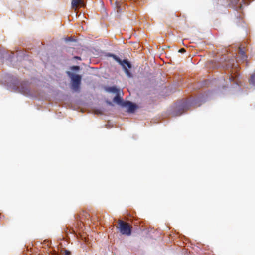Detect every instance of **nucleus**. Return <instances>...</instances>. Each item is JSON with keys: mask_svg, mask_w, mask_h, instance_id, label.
Segmentation results:
<instances>
[{"mask_svg": "<svg viewBox=\"0 0 255 255\" xmlns=\"http://www.w3.org/2000/svg\"><path fill=\"white\" fill-rule=\"evenodd\" d=\"M67 74L71 79V88L75 91H79L80 88L82 76L78 74L72 73L70 71H67Z\"/></svg>", "mask_w": 255, "mask_h": 255, "instance_id": "1", "label": "nucleus"}, {"mask_svg": "<svg viewBox=\"0 0 255 255\" xmlns=\"http://www.w3.org/2000/svg\"><path fill=\"white\" fill-rule=\"evenodd\" d=\"M111 56L123 67L124 70L128 77L129 78L132 77V74L128 69V68L130 69L132 66L131 63L128 60L125 59L122 60L118 56L114 54H112Z\"/></svg>", "mask_w": 255, "mask_h": 255, "instance_id": "2", "label": "nucleus"}, {"mask_svg": "<svg viewBox=\"0 0 255 255\" xmlns=\"http://www.w3.org/2000/svg\"><path fill=\"white\" fill-rule=\"evenodd\" d=\"M122 235L130 236L131 234L132 227L129 224L122 220L118 221V226L117 227Z\"/></svg>", "mask_w": 255, "mask_h": 255, "instance_id": "3", "label": "nucleus"}, {"mask_svg": "<svg viewBox=\"0 0 255 255\" xmlns=\"http://www.w3.org/2000/svg\"><path fill=\"white\" fill-rule=\"evenodd\" d=\"M123 106H128V111L129 113H133L137 108V106L136 104H133L130 101H127V102H124V104H123Z\"/></svg>", "mask_w": 255, "mask_h": 255, "instance_id": "4", "label": "nucleus"}, {"mask_svg": "<svg viewBox=\"0 0 255 255\" xmlns=\"http://www.w3.org/2000/svg\"><path fill=\"white\" fill-rule=\"evenodd\" d=\"M72 7L76 10L78 6L81 7L84 6V3L83 0H72Z\"/></svg>", "mask_w": 255, "mask_h": 255, "instance_id": "5", "label": "nucleus"}, {"mask_svg": "<svg viewBox=\"0 0 255 255\" xmlns=\"http://www.w3.org/2000/svg\"><path fill=\"white\" fill-rule=\"evenodd\" d=\"M114 102H116L118 104H121L123 106L124 104V102H123L122 98L120 97V96L117 94L113 99Z\"/></svg>", "mask_w": 255, "mask_h": 255, "instance_id": "6", "label": "nucleus"}, {"mask_svg": "<svg viewBox=\"0 0 255 255\" xmlns=\"http://www.w3.org/2000/svg\"><path fill=\"white\" fill-rule=\"evenodd\" d=\"M239 53L241 55V56H242V58L243 59V60H245L247 59V55L245 54V51L241 49V48H239Z\"/></svg>", "mask_w": 255, "mask_h": 255, "instance_id": "7", "label": "nucleus"}, {"mask_svg": "<svg viewBox=\"0 0 255 255\" xmlns=\"http://www.w3.org/2000/svg\"><path fill=\"white\" fill-rule=\"evenodd\" d=\"M250 83L255 86V73L251 76Z\"/></svg>", "mask_w": 255, "mask_h": 255, "instance_id": "8", "label": "nucleus"}, {"mask_svg": "<svg viewBox=\"0 0 255 255\" xmlns=\"http://www.w3.org/2000/svg\"><path fill=\"white\" fill-rule=\"evenodd\" d=\"M239 1L240 0H231L229 5H232V6H236L239 3Z\"/></svg>", "mask_w": 255, "mask_h": 255, "instance_id": "9", "label": "nucleus"}, {"mask_svg": "<svg viewBox=\"0 0 255 255\" xmlns=\"http://www.w3.org/2000/svg\"><path fill=\"white\" fill-rule=\"evenodd\" d=\"M109 91L111 92H113V93H118V92H119L118 89H117V88H116L115 87H109Z\"/></svg>", "mask_w": 255, "mask_h": 255, "instance_id": "10", "label": "nucleus"}, {"mask_svg": "<svg viewBox=\"0 0 255 255\" xmlns=\"http://www.w3.org/2000/svg\"><path fill=\"white\" fill-rule=\"evenodd\" d=\"M79 69H80V67L78 66H72L71 67V69L72 70H76V71H77V70H79Z\"/></svg>", "mask_w": 255, "mask_h": 255, "instance_id": "11", "label": "nucleus"}, {"mask_svg": "<svg viewBox=\"0 0 255 255\" xmlns=\"http://www.w3.org/2000/svg\"><path fill=\"white\" fill-rule=\"evenodd\" d=\"M63 255H71V253L70 251L65 250L64 252Z\"/></svg>", "mask_w": 255, "mask_h": 255, "instance_id": "12", "label": "nucleus"}, {"mask_svg": "<svg viewBox=\"0 0 255 255\" xmlns=\"http://www.w3.org/2000/svg\"><path fill=\"white\" fill-rule=\"evenodd\" d=\"M186 51L185 49L184 48H181L179 50V52L180 53H184Z\"/></svg>", "mask_w": 255, "mask_h": 255, "instance_id": "13", "label": "nucleus"}, {"mask_svg": "<svg viewBox=\"0 0 255 255\" xmlns=\"http://www.w3.org/2000/svg\"><path fill=\"white\" fill-rule=\"evenodd\" d=\"M74 58L75 59L81 60V58L80 57H78V56H74Z\"/></svg>", "mask_w": 255, "mask_h": 255, "instance_id": "14", "label": "nucleus"}, {"mask_svg": "<svg viewBox=\"0 0 255 255\" xmlns=\"http://www.w3.org/2000/svg\"><path fill=\"white\" fill-rule=\"evenodd\" d=\"M185 105H186V104L184 103V104H183V105L182 106V107L183 108H185Z\"/></svg>", "mask_w": 255, "mask_h": 255, "instance_id": "15", "label": "nucleus"}, {"mask_svg": "<svg viewBox=\"0 0 255 255\" xmlns=\"http://www.w3.org/2000/svg\"><path fill=\"white\" fill-rule=\"evenodd\" d=\"M182 113H183V111L180 112H179V114H177V115H180L181 114H182Z\"/></svg>", "mask_w": 255, "mask_h": 255, "instance_id": "16", "label": "nucleus"}, {"mask_svg": "<svg viewBox=\"0 0 255 255\" xmlns=\"http://www.w3.org/2000/svg\"><path fill=\"white\" fill-rule=\"evenodd\" d=\"M233 78H234L233 76H232V77H231V78H230V79L231 80H233Z\"/></svg>", "mask_w": 255, "mask_h": 255, "instance_id": "17", "label": "nucleus"}, {"mask_svg": "<svg viewBox=\"0 0 255 255\" xmlns=\"http://www.w3.org/2000/svg\"><path fill=\"white\" fill-rule=\"evenodd\" d=\"M66 40L67 41H70V38L69 37Z\"/></svg>", "mask_w": 255, "mask_h": 255, "instance_id": "18", "label": "nucleus"}]
</instances>
